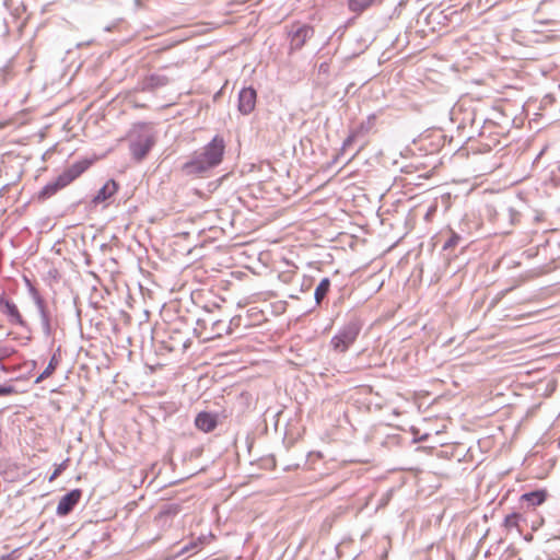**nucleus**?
I'll use <instances>...</instances> for the list:
<instances>
[{"label": "nucleus", "instance_id": "cd10ccee", "mask_svg": "<svg viewBox=\"0 0 560 560\" xmlns=\"http://www.w3.org/2000/svg\"><path fill=\"white\" fill-rule=\"evenodd\" d=\"M460 238L462 237L457 233L452 232L448 240L444 243L443 249H450L455 247L459 243Z\"/></svg>", "mask_w": 560, "mask_h": 560}, {"label": "nucleus", "instance_id": "6e6552de", "mask_svg": "<svg viewBox=\"0 0 560 560\" xmlns=\"http://www.w3.org/2000/svg\"><path fill=\"white\" fill-rule=\"evenodd\" d=\"M82 497V491L80 489H74L61 497L58 502L56 513L59 516L68 515L74 506L79 503Z\"/></svg>", "mask_w": 560, "mask_h": 560}, {"label": "nucleus", "instance_id": "b1692460", "mask_svg": "<svg viewBox=\"0 0 560 560\" xmlns=\"http://www.w3.org/2000/svg\"><path fill=\"white\" fill-rule=\"evenodd\" d=\"M498 215L502 220H509L511 225L517 223L521 218V213L513 208H505Z\"/></svg>", "mask_w": 560, "mask_h": 560}, {"label": "nucleus", "instance_id": "f8f14e48", "mask_svg": "<svg viewBox=\"0 0 560 560\" xmlns=\"http://www.w3.org/2000/svg\"><path fill=\"white\" fill-rule=\"evenodd\" d=\"M209 170L210 166L198 154L182 166V173L187 176H201Z\"/></svg>", "mask_w": 560, "mask_h": 560}, {"label": "nucleus", "instance_id": "4468645a", "mask_svg": "<svg viewBox=\"0 0 560 560\" xmlns=\"http://www.w3.org/2000/svg\"><path fill=\"white\" fill-rule=\"evenodd\" d=\"M231 327L223 319H211V329L209 334L202 335L203 340L221 337L223 334L230 335Z\"/></svg>", "mask_w": 560, "mask_h": 560}, {"label": "nucleus", "instance_id": "2f4dec72", "mask_svg": "<svg viewBox=\"0 0 560 560\" xmlns=\"http://www.w3.org/2000/svg\"><path fill=\"white\" fill-rule=\"evenodd\" d=\"M0 560H13L11 555L2 556Z\"/></svg>", "mask_w": 560, "mask_h": 560}, {"label": "nucleus", "instance_id": "f3484780", "mask_svg": "<svg viewBox=\"0 0 560 560\" xmlns=\"http://www.w3.org/2000/svg\"><path fill=\"white\" fill-rule=\"evenodd\" d=\"M168 83V79L162 74H152L148 78H144L141 82L142 91L154 90L160 86H164Z\"/></svg>", "mask_w": 560, "mask_h": 560}, {"label": "nucleus", "instance_id": "7c9ffc66", "mask_svg": "<svg viewBox=\"0 0 560 560\" xmlns=\"http://www.w3.org/2000/svg\"><path fill=\"white\" fill-rule=\"evenodd\" d=\"M186 285H187V283H186V281H184V282L182 283V285H180L179 290H180V291H182L186 296H189V295H191V293H192V289H191V288L186 289Z\"/></svg>", "mask_w": 560, "mask_h": 560}, {"label": "nucleus", "instance_id": "1a4fd4ad", "mask_svg": "<svg viewBox=\"0 0 560 560\" xmlns=\"http://www.w3.org/2000/svg\"><path fill=\"white\" fill-rule=\"evenodd\" d=\"M90 165L91 162L89 160L78 161L65 168L59 177L63 182V185L68 186L80 177L90 167Z\"/></svg>", "mask_w": 560, "mask_h": 560}, {"label": "nucleus", "instance_id": "4be33fe9", "mask_svg": "<svg viewBox=\"0 0 560 560\" xmlns=\"http://www.w3.org/2000/svg\"><path fill=\"white\" fill-rule=\"evenodd\" d=\"M375 124H376V115L372 114L370 116H368V118L365 120H363L355 129L354 131L360 136V137H364L365 135H368L374 127H375Z\"/></svg>", "mask_w": 560, "mask_h": 560}, {"label": "nucleus", "instance_id": "c85d7f7f", "mask_svg": "<svg viewBox=\"0 0 560 560\" xmlns=\"http://www.w3.org/2000/svg\"><path fill=\"white\" fill-rule=\"evenodd\" d=\"M359 138L360 136L354 130H352L350 135L347 137V139L343 141L342 149L346 150Z\"/></svg>", "mask_w": 560, "mask_h": 560}, {"label": "nucleus", "instance_id": "0eeeda50", "mask_svg": "<svg viewBox=\"0 0 560 560\" xmlns=\"http://www.w3.org/2000/svg\"><path fill=\"white\" fill-rule=\"evenodd\" d=\"M257 93L252 86L243 88L238 93L237 108L241 114L249 115L256 106Z\"/></svg>", "mask_w": 560, "mask_h": 560}, {"label": "nucleus", "instance_id": "412c9836", "mask_svg": "<svg viewBox=\"0 0 560 560\" xmlns=\"http://www.w3.org/2000/svg\"><path fill=\"white\" fill-rule=\"evenodd\" d=\"M330 289V280L328 278H323L314 292V299L317 305H319Z\"/></svg>", "mask_w": 560, "mask_h": 560}, {"label": "nucleus", "instance_id": "c756f323", "mask_svg": "<svg viewBox=\"0 0 560 560\" xmlns=\"http://www.w3.org/2000/svg\"><path fill=\"white\" fill-rule=\"evenodd\" d=\"M15 393H16L15 388L11 385H1L0 386V396H9V395H12Z\"/></svg>", "mask_w": 560, "mask_h": 560}, {"label": "nucleus", "instance_id": "aec40b11", "mask_svg": "<svg viewBox=\"0 0 560 560\" xmlns=\"http://www.w3.org/2000/svg\"><path fill=\"white\" fill-rule=\"evenodd\" d=\"M187 241H188V245L184 246L182 248V252L184 253L185 256H191V260L184 262V270L182 272L183 278L187 277V268L189 267L190 262L199 259V255L194 254L195 248H196L195 242L197 241V238L196 240L194 238V242H190V240H187Z\"/></svg>", "mask_w": 560, "mask_h": 560}, {"label": "nucleus", "instance_id": "dca6fc26", "mask_svg": "<svg viewBox=\"0 0 560 560\" xmlns=\"http://www.w3.org/2000/svg\"><path fill=\"white\" fill-rule=\"evenodd\" d=\"M67 187L58 176L56 179L47 183L38 192L39 200H46L56 195L60 189Z\"/></svg>", "mask_w": 560, "mask_h": 560}, {"label": "nucleus", "instance_id": "f257e3e1", "mask_svg": "<svg viewBox=\"0 0 560 560\" xmlns=\"http://www.w3.org/2000/svg\"><path fill=\"white\" fill-rule=\"evenodd\" d=\"M192 310L185 305L186 314L182 315V308L184 307L183 298H177V336L185 335L180 340L183 349L186 350L190 346L191 336L202 337L203 329H206L207 320L201 319L198 316L199 307L192 302Z\"/></svg>", "mask_w": 560, "mask_h": 560}, {"label": "nucleus", "instance_id": "9b49d317", "mask_svg": "<svg viewBox=\"0 0 560 560\" xmlns=\"http://www.w3.org/2000/svg\"><path fill=\"white\" fill-rule=\"evenodd\" d=\"M153 145V140L149 136L139 137L137 140L130 142L131 155L141 161L145 158Z\"/></svg>", "mask_w": 560, "mask_h": 560}, {"label": "nucleus", "instance_id": "f03ea898", "mask_svg": "<svg viewBox=\"0 0 560 560\" xmlns=\"http://www.w3.org/2000/svg\"><path fill=\"white\" fill-rule=\"evenodd\" d=\"M362 329V323L359 318L349 319L331 338V348L339 352H346L357 340Z\"/></svg>", "mask_w": 560, "mask_h": 560}, {"label": "nucleus", "instance_id": "20e7f679", "mask_svg": "<svg viewBox=\"0 0 560 560\" xmlns=\"http://www.w3.org/2000/svg\"><path fill=\"white\" fill-rule=\"evenodd\" d=\"M314 35V28L307 24L294 23L289 31L290 50L301 49L306 40Z\"/></svg>", "mask_w": 560, "mask_h": 560}, {"label": "nucleus", "instance_id": "5701e85b", "mask_svg": "<svg viewBox=\"0 0 560 560\" xmlns=\"http://www.w3.org/2000/svg\"><path fill=\"white\" fill-rule=\"evenodd\" d=\"M59 363V360L57 359L56 354H54L46 366V369L37 376L35 380V383L38 384L43 382L44 380L48 378L56 370L57 365Z\"/></svg>", "mask_w": 560, "mask_h": 560}, {"label": "nucleus", "instance_id": "423d86ee", "mask_svg": "<svg viewBox=\"0 0 560 560\" xmlns=\"http://www.w3.org/2000/svg\"><path fill=\"white\" fill-rule=\"evenodd\" d=\"M27 283L30 285V293L40 315L43 331L47 337H49L51 335V326L45 301L40 296L39 292L30 283V281H27Z\"/></svg>", "mask_w": 560, "mask_h": 560}, {"label": "nucleus", "instance_id": "72a5a7b5", "mask_svg": "<svg viewBox=\"0 0 560 560\" xmlns=\"http://www.w3.org/2000/svg\"><path fill=\"white\" fill-rule=\"evenodd\" d=\"M59 474V469L55 470V472L52 474V476L50 477V480H52L54 478H56Z\"/></svg>", "mask_w": 560, "mask_h": 560}, {"label": "nucleus", "instance_id": "bb28decb", "mask_svg": "<svg viewBox=\"0 0 560 560\" xmlns=\"http://www.w3.org/2000/svg\"><path fill=\"white\" fill-rule=\"evenodd\" d=\"M522 518L520 513H511L504 518V526L508 529H512L514 527H518V522Z\"/></svg>", "mask_w": 560, "mask_h": 560}, {"label": "nucleus", "instance_id": "7ed1b4c3", "mask_svg": "<svg viewBox=\"0 0 560 560\" xmlns=\"http://www.w3.org/2000/svg\"><path fill=\"white\" fill-rule=\"evenodd\" d=\"M223 153L224 141L221 137L215 136L198 155L212 168L221 163Z\"/></svg>", "mask_w": 560, "mask_h": 560}, {"label": "nucleus", "instance_id": "39448f33", "mask_svg": "<svg viewBox=\"0 0 560 560\" xmlns=\"http://www.w3.org/2000/svg\"><path fill=\"white\" fill-rule=\"evenodd\" d=\"M0 312L8 317L10 324L25 326V320L20 314L18 306L7 299L4 292H0Z\"/></svg>", "mask_w": 560, "mask_h": 560}, {"label": "nucleus", "instance_id": "473e14b6", "mask_svg": "<svg viewBox=\"0 0 560 560\" xmlns=\"http://www.w3.org/2000/svg\"><path fill=\"white\" fill-rule=\"evenodd\" d=\"M135 4H136L137 8H141L142 7L141 0H135Z\"/></svg>", "mask_w": 560, "mask_h": 560}, {"label": "nucleus", "instance_id": "9d476101", "mask_svg": "<svg viewBox=\"0 0 560 560\" xmlns=\"http://www.w3.org/2000/svg\"><path fill=\"white\" fill-rule=\"evenodd\" d=\"M90 165L91 162L89 160L78 161L65 168L59 177L63 182V185L68 186L80 177L90 167Z\"/></svg>", "mask_w": 560, "mask_h": 560}, {"label": "nucleus", "instance_id": "a878e982", "mask_svg": "<svg viewBox=\"0 0 560 560\" xmlns=\"http://www.w3.org/2000/svg\"><path fill=\"white\" fill-rule=\"evenodd\" d=\"M200 545H201L200 539H198L197 541H191L189 544H185L183 547H180L179 550H177V557L185 556V555L189 553L190 551L192 553L197 552L198 550H200Z\"/></svg>", "mask_w": 560, "mask_h": 560}, {"label": "nucleus", "instance_id": "a211bd4d", "mask_svg": "<svg viewBox=\"0 0 560 560\" xmlns=\"http://www.w3.org/2000/svg\"><path fill=\"white\" fill-rule=\"evenodd\" d=\"M547 492L546 490H535L532 492L524 493L521 497V501L527 503L528 506H537L542 504L546 501Z\"/></svg>", "mask_w": 560, "mask_h": 560}, {"label": "nucleus", "instance_id": "ddd939ff", "mask_svg": "<svg viewBox=\"0 0 560 560\" xmlns=\"http://www.w3.org/2000/svg\"><path fill=\"white\" fill-rule=\"evenodd\" d=\"M195 425L203 432H211L218 425V415L207 411L199 412L195 418Z\"/></svg>", "mask_w": 560, "mask_h": 560}, {"label": "nucleus", "instance_id": "2eb2a0df", "mask_svg": "<svg viewBox=\"0 0 560 560\" xmlns=\"http://www.w3.org/2000/svg\"><path fill=\"white\" fill-rule=\"evenodd\" d=\"M118 185L114 179L107 180L93 198L94 203H101L116 194Z\"/></svg>", "mask_w": 560, "mask_h": 560}, {"label": "nucleus", "instance_id": "6ab92c4d", "mask_svg": "<svg viewBox=\"0 0 560 560\" xmlns=\"http://www.w3.org/2000/svg\"><path fill=\"white\" fill-rule=\"evenodd\" d=\"M382 0H349L348 7L351 12L361 14L369 8L381 3Z\"/></svg>", "mask_w": 560, "mask_h": 560}, {"label": "nucleus", "instance_id": "393cba45", "mask_svg": "<svg viewBox=\"0 0 560 560\" xmlns=\"http://www.w3.org/2000/svg\"><path fill=\"white\" fill-rule=\"evenodd\" d=\"M199 229L192 226L190 230L184 228V230L179 229L177 225V247L179 246V238L190 240L192 236L195 240L198 237Z\"/></svg>", "mask_w": 560, "mask_h": 560}]
</instances>
